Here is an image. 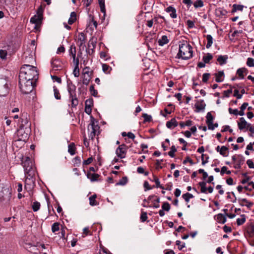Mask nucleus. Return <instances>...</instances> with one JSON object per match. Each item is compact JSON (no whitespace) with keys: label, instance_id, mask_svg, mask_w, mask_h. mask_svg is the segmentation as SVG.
I'll list each match as a JSON object with an SVG mask.
<instances>
[{"label":"nucleus","instance_id":"1","mask_svg":"<svg viewBox=\"0 0 254 254\" xmlns=\"http://www.w3.org/2000/svg\"><path fill=\"white\" fill-rule=\"evenodd\" d=\"M19 79H27L37 81L38 79V73L36 67L29 64H25L21 68Z\"/></svg>","mask_w":254,"mask_h":254},{"label":"nucleus","instance_id":"2","mask_svg":"<svg viewBox=\"0 0 254 254\" xmlns=\"http://www.w3.org/2000/svg\"><path fill=\"white\" fill-rule=\"evenodd\" d=\"M192 48L187 42L179 45V51L177 58L184 60L190 59L192 57Z\"/></svg>","mask_w":254,"mask_h":254},{"label":"nucleus","instance_id":"3","mask_svg":"<svg viewBox=\"0 0 254 254\" xmlns=\"http://www.w3.org/2000/svg\"><path fill=\"white\" fill-rule=\"evenodd\" d=\"M22 164L24 169L26 179L30 180L36 174V168L33 162L29 157H26L22 160Z\"/></svg>","mask_w":254,"mask_h":254},{"label":"nucleus","instance_id":"4","mask_svg":"<svg viewBox=\"0 0 254 254\" xmlns=\"http://www.w3.org/2000/svg\"><path fill=\"white\" fill-rule=\"evenodd\" d=\"M36 85V81L19 79V85L21 92L25 94L31 93Z\"/></svg>","mask_w":254,"mask_h":254},{"label":"nucleus","instance_id":"5","mask_svg":"<svg viewBox=\"0 0 254 254\" xmlns=\"http://www.w3.org/2000/svg\"><path fill=\"white\" fill-rule=\"evenodd\" d=\"M11 197L9 188L3 184H0V200L7 202Z\"/></svg>","mask_w":254,"mask_h":254},{"label":"nucleus","instance_id":"6","mask_svg":"<svg viewBox=\"0 0 254 254\" xmlns=\"http://www.w3.org/2000/svg\"><path fill=\"white\" fill-rule=\"evenodd\" d=\"M30 130L29 127H23V126H20L19 129L17 130L18 140L26 142L28 138Z\"/></svg>","mask_w":254,"mask_h":254},{"label":"nucleus","instance_id":"7","mask_svg":"<svg viewBox=\"0 0 254 254\" xmlns=\"http://www.w3.org/2000/svg\"><path fill=\"white\" fill-rule=\"evenodd\" d=\"M8 93L7 81L5 79L0 78V96H5Z\"/></svg>","mask_w":254,"mask_h":254},{"label":"nucleus","instance_id":"8","mask_svg":"<svg viewBox=\"0 0 254 254\" xmlns=\"http://www.w3.org/2000/svg\"><path fill=\"white\" fill-rule=\"evenodd\" d=\"M127 147L123 144L119 145L116 150V154L121 159L125 158L126 156Z\"/></svg>","mask_w":254,"mask_h":254},{"label":"nucleus","instance_id":"9","mask_svg":"<svg viewBox=\"0 0 254 254\" xmlns=\"http://www.w3.org/2000/svg\"><path fill=\"white\" fill-rule=\"evenodd\" d=\"M99 127L97 125H95L94 122L90 124L88 127V129L90 131L89 137L91 139H93L94 137L98 133H99Z\"/></svg>","mask_w":254,"mask_h":254},{"label":"nucleus","instance_id":"10","mask_svg":"<svg viewBox=\"0 0 254 254\" xmlns=\"http://www.w3.org/2000/svg\"><path fill=\"white\" fill-rule=\"evenodd\" d=\"M85 112L88 115H90L92 111V107L93 105V100L92 98L86 100L85 103Z\"/></svg>","mask_w":254,"mask_h":254},{"label":"nucleus","instance_id":"11","mask_svg":"<svg viewBox=\"0 0 254 254\" xmlns=\"http://www.w3.org/2000/svg\"><path fill=\"white\" fill-rule=\"evenodd\" d=\"M199 185L201 188L200 191L202 193H206L208 190L209 193H212L213 191V188L212 187H209L207 189L206 187V183L205 182H201L199 183Z\"/></svg>","mask_w":254,"mask_h":254},{"label":"nucleus","instance_id":"12","mask_svg":"<svg viewBox=\"0 0 254 254\" xmlns=\"http://www.w3.org/2000/svg\"><path fill=\"white\" fill-rule=\"evenodd\" d=\"M238 126L240 130H242L245 128H249V127L251 126V124L248 123L245 119L242 117L240 119V122L238 123Z\"/></svg>","mask_w":254,"mask_h":254},{"label":"nucleus","instance_id":"13","mask_svg":"<svg viewBox=\"0 0 254 254\" xmlns=\"http://www.w3.org/2000/svg\"><path fill=\"white\" fill-rule=\"evenodd\" d=\"M215 15L219 18H222L227 14V11L221 7H218L215 9Z\"/></svg>","mask_w":254,"mask_h":254},{"label":"nucleus","instance_id":"14","mask_svg":"<svg viewBox=\"0 0 254 254\" xmlns=\"http://www.w3.org/2000/svg\"><path fill=\"white\" fill-rule=\"evenodd\" d=\"M42 19V14H39L37 15H34L30 19V22L36 24L37 26L41 22Z\"/></svg>","mask_w":254,"mask_h":254},{"label":"nucleus","instance_id":"15","mask_svg":"<svg viewBox=\"0 0 254 254\" xmlns=\"http://www.w3.org/2000/svg\"><path fill=\"white\" fill-rule=\"evenodd\" d=\"M67 90L69 96L76 95L75 93L76 86L72 82L68 83Z\"/></svg>","mask_w":254,"mask_h":254},{"label":"nucleus","instance_id":"16","mask_svg":"<svg viewBox=\"0 0 254 254\" xmlns=\"http://www.w3.org/2000/svg\"><path fill=\"white\" fill-rule=\"evenodd\" d=\"M51 64L53 68L55 70H58L59 68L62 67L61 62L58 59L52 60L51 61Z\"/></svg>","mask_w":254,"mask_h":254},{"label":"nucleus","instance_id":"17","mask_svg":"<svg viewBox=\"0 0 254 254\" xmlns=\"http://www.w3.org/2000/svg\"><path fill=\"white\" fill-rule=\"evenodd\" d=\"M205 106H206V105H205L204 101L202 100L197 101V102H196V103L195 105L196 109H197L198 112L204 110V109H205Z\"/></svg>","mask_w":254,"mask_h":254},{"label":"nucleus","instance_id":"18","mask_svg":"<svg viewBox=\"0 0 254 254\" xmlns=\"http://www.w3.org/2000/svg\"><path fill=\"white\" fill-rule=\"evenodd\" d=\"M178 125V123L175 119H172L166 123V127L169 128H173Z\"/></svg>","mask_w":254,"mask_h":254},{"label":"nucleus","instance_id":"19","mask_svg":"<svg viewBox=\"0 0 254 254\" xmlns=\"http://www.w3.org/2000/svg\"><path fill=\"white\" fill-rule=\"evenodd\" d=\"M169 41L167 36L163 35L161 37V38L158 40V43L159 46H163L169 43Z\"/></svg>","mask_w":254,"mask_h":254},{"label":"nucleus","instance_id":"20","mask_svg":"<svg viewBox=\"0 0 254 254\" xmlns=\"http://www.w3.org/2000/svg\"><path fill=\"white\" fill-rule=\"evenodd\" d=\"M228 58L227 55H220L218 56L217 58V61L219 62L220 65H223L226 64Z\"/></svg>","mask_w":254,"mask_h":254},{"label":"nucleus","instance_id":"21","mask_svg":"<svg viewBox=\"0 0 254 254\" xmlns=\"http://www.w3.org/2000/svg\"><path fill=\"white\" fill-rule=\"evenodd\" d=\"M28 53L27 52H24L23 58H25V62L28 63H32L33 62H34V59L32 55H29V56H27Z\"/></svg>","mask_w":254,"mask_h":254},{"label":"nucleus","instance_id":"22","mask_svg":"<svg viewBox=\"0 0 254 254\" xmlns=\"http://www.w3.org/2000/svg\"><path fill=\"white\" fill-rule=\"evenodd\" d=\"M75 146L74 143H70L68 146V152L71 155H73L75 154Z\"/></svg>","mask_w":254,"mask_h":254},{"label":"nucleus","instance_id":"23","mask_svg":"<svg viewBox=\"0 0 254 254\" xmlns=\"http://www.w3.org/2000/svg\"><path fill=\"white\" fill-rule=\"evenodd\" d=\"M247 71V69L245 67L240 68L237 69V74L239 75L240 78L243 79L244 78V73Z\"/></svg>","mask_w":254,"mask_h":254},{"label":"nucleus","instance_id":"24","mask_svg":"<svg viewBox=\"0 0 254 254\" xmlns=\"http://www.w3.org/2000/svg\"><path fill=\"white\" fill-rule=\"evenodd\" d=\"M224 72L223 71H219L215 74L216 79L215 80L217 82H220L223 81L222 77L224 76Z\"/></svg>","mask_w":254,"mask_h":254},{"label":"nucleus","instance_id":"25","mask_svg":"<svg viewBox=\"0 0 254 254\" xmlns=\"http://www.w3.org/2000/svg\"><path fill=\"white\" fill-rule=\"evenodd\" d=\"M76 20V13L75 12H71L70 15V18L68 20V23L69 25L73 24Z\"/></svg>","mask_w":254,"mask_h":254},{"label":"nucleus","instance_id":"26","mask_svg":"<svg viewBox=\"0 0 254 254\" xmlns=\"http://www.w3.org/2000/svg\"><path fill=\"white\" fill-rule=\"evenodd\" d=\"M69 53L72 56L73 60L75 61V57H76V48L73 44L70 46L69 50Z\"/></svg>","mask_w":254,"mask_h":254},{"label":"nucleus","instance_id":"27","mask_svg":"<svg viewBox=\"0 0 254 254\" xmlns=\"http://www.w3.org/2000/svg\"><path fill=\"white\" fill-rule=\"evenodd\" d=\"M69 99L71 102V106L75 107L78 104V101L76 97V95L69 96Z\"/></svg>","mask_w":254,"mask_h":254},{"label":"nucleus","instance_id":"28","mask_svg":"<svg viewBox=\"0 0 254 254\" xmlns=\"http://www.w3.org/2000/svg\"><path fill=\"white\" fill-rule=\"evenodd\" d=\"M244 6L240 4H234L233 5V9L232 10V13H234L237 11H243Z\"/></svg>","mask_w":254,"mask_h":254},{"label":"nucleus","instance_id":"29","mask_svg":"<svg viewBox=\"0 0 254 254\" xmlns=\"http://www.w3.org/2000/svg\"><path fill=\"white\" fill-rule=\"evenodd\" d=\"M217 221L220 223L224 224L226 222V217L222 214H218L217 215Z\"/></svg>","mask_w":254,"mask_h":254},{"label":"nucleus","instance_id":"30","mask_svg":"<svg viewBox=\"0 0 254 254\" xmlns=\"http://www.w3.org/2000/svg\"><path fill=\"white\" fill-rule=\"evenodd\" d=\"M91 79V76L82 75V83L85 85H88Z\"/></svg>","mask_w":254,"mask_h":254},{"label":"nucleus","instance_id":"31","mask_svg":"<svg viewBox=\"0 0 254 254\" xmlns=\"http://www.w3.org/2000/svg\"><path fill=\"white\" fill-rule=\"evenodd\" d=\"M228 148L225 146H222L220 149L219 153L223 156L226 157L228 156Z\"/></svg>","mask_w":254,"mask_h":254},{"label":"nucleus","instance_id":"32","mask_svg":"<svg viewBox=\"0 0 254 254\" xmlns=\"http://www.w3.org/2000/svg\"><path fill=\"white\" fill-rule=\"evenodd\" d=\"M21 123L20 124V126H23V127H29L30 126L28 124V120L26 117L24 118H20Z\"/></svg>","mask_w":254,"mask_h":254},{"label":"nucleus","instance_id":"33","mask_svg":"<svg viewBox=\"0 0 254 254\" xmlns=\"http://www.w3.org/2000/svg\"><path fill=\"white\" fill-rule=\"evenodd\" d=\"M213 58L212 55L210 53H207L206 55L203 57L202 60L206 64L209 63L210 61Z\"/></svg>","mask_w":254,"mask_h":254},{"label":"nucleus","instance_id":"34","mask_svg":"<svg viewBox=\"0 0 254 254\" xmlns=\"http://www.w3.org/2000/svg\"><path fill=\"white\" fill-rule=\"evenodd\" d=\"M206 37L207 41L206 47L207 49H209L212 46L213 43V38L210 35H207Z\"/></svg>","mask_w":254,"mask_h":254},{"label":"nucleus","instance_id":"35","mask_svg":"<svg viewBox=\"0 0 254 254\" xmlns=\"http://www.w3.org/2000/svg\"><path fill=\"white\" fill-rule=\"evenodd\" d=\"M192 125V121L191 120H187L185 122H181L179 123V125L181 128H184L185 126H191Z\"/></svg>","mask_w":254,"mask_h":254},{"label":"nucleus","instance_id":"36","mask_svg":"<svg viewBox=\"0 0 254 254\" xmlns=\"http://www.w3.org/2000/svg\"><path fill=\"white\" fill-rule=\"evenodd\" d=\"M96 195L94 194L89 197V204L91 206H95L98 204L96 200Z\"/></svg>","mask_w":254,"mask_h":254},{"label":"nucleus","instance_id":"37","mask_svg":"<svg viewBox=\"0 0 254 254\" xmlns=\"http://www.w3.org/2000/svg\"><path fill=\"white\" fill-rule=\"evenodd\" d=\"M182 197L187 202H189L190 201V199L193 198V196L192 194L187 192L183 194Z\"/></svg>","mask_w":254,"mask_h":254},{"label":"nucleus","instance_id":"38","mask_svg":"<svg viewBox=\"0 0 254 254\" xmlns=\"http://www.w3.org/2000/svg\"><path fill=\"white\" fill-rule=\"evenodd\" d=\"M41 204L40 202L38 201H34L32 205V208L34 211L36 212L39 210Z\"/></svg>","mask_w":254,"mask_h":254},{"label":"nucleus","instance_id":"39","mask_svg":"<svg viewBox=\"0 0 254 254\" xmlns=\"http://www.w3.org/2000/svg\"><path fill=\"white\" fill-rule=\"evenodd\" d=\"M150 180L152 181H153L155 183L157 188H161L163 189H164L163 187L160 185L159 180L156 176L153 175V180Z\"/></svg>","mask_w":254,"mask_h":254},{"label":"nucleus","instance_id":"40","mask_svg":"<svg viewBox=\"0 0 254 254\" xmlns=\"http://www.w3.org/2000/svg\"><path fill=\"white\" fill-rule=\"evenodd\" d=\"M127 182V177H124L122 178L121 180H120V181L118 183H117L116 185L117 186H124L125 185Z\"/></svg>","mask_w":254,"mask_h":254},{"label":"nucleus","instance_id":"41","mask_svg":"<svg viewBox=\"0 0 254 254\" xmlns=\"http://www.w3.org/2000/svg\"><path fill=\"white\" fill-rule=\"evenodd\" d=\"M87 177L93 182L96 181L99 178V175L97 174H88Z\"/></svg>","mask_w":254,"mask_h":254},{"label":"nucleus","instance_id":"42","mask_svg":"<svg viewBox=\"0 0 254 254\" xmlns=\"http://www.w3.org/2000/svg\"><path fill=\"white\" fill-rule=\"evenodd\" d=\"M241 218H238L237 219V224L238 226L243 224L246 222V218L244 215H242Z\"/></svg>","mask_w":254,"mask_h":254},{"label":"nucleus","instance_id":"43","mask_svg":"<svg viewBox=\"0 0 254 254\" xmlns=\"http://www.w3.org/2000/svg\"><path fill=\"white\" fill-rule=\"evenodd\" d=\"M239 201H241L242 202H244L245 203V206H246L248 208H251L252 205H253V203L251 202H249L248 200L246 198H243V199H239Z\"/></svg>","mask_w":254,"mask_h":254},{"label":"nucleus","instance_id":"44","mask_svg":"<svg viewBox=\"0 0 254 254\" xmlns=\"http://www.w3.org/2000/svg\"><path fill=\"white\" fill-rule=\"evenodd\" d=\"M193 5L195 8L201 7L203 6V2L201 0H197L194 2Z\"/></svg>","mask_w":254,"mask_h":254},{"label":"nucleus","instance_id":"45","mask_svg":"<svg viewBox=\"0 0 254 254\" xmlns=\"http://www.w3.org/2000/svg\"><path fill=\"white\" fill-rule=\"evenodd\" d=\"M59 223L58 222L54 223L52 226V231L55 233L59 230Z\"/></svg>","mask_w":254,"mask_h":254},{"label":"nucleus","instance_id":"46","mask_svg":"<svg viewBox=\"0 0 254 254\" xmlns=\"http://www.w3.org/2000/svg\"><path fill=\"white\" fill-rule=\"evenodd\" d=\"M86 75L91 76L92 72L90 71V68L89 67H85L83 68L82 71V75Z\"/></svg>","mask_w":254,"mask_h":254},{"label":"nucleus","instance_id":"47","mask_svg":"<svg viewBox=\"0 0 254 254\" xmlns=\"http://www.w3.org/2000/svg\"><path fill=\"white\" fill-rule=\"evenodd\" d=\"M206 118V123L213 122L214 118L210 112L207 113Z\"/></svg>","mask_w":254,"mask_h":254},{"label":"nucleus","instance_id":"48","mask_svg":"<svg viewBox=\"0 0 254 254\" xmlns=\"http://www.w3.org/2000/svg\"><path fill=\"white\" fill-rule=\"evenodd\" d=\"M54 96L56 99L59 100L61 99V95L59 90L55 87H54Z\"/></svg>","mask_w":254,"mask_h":254},{"label":"nucleus","instance_id":"49","mask_svg":"<svg viewBox=\"0 0 254 254\" xmlns=\"http://www.w3.org/2000/svg\"><path fill=\"white\" fill-rule=\"evenodd\" d=\"M177 151V149L175 147V146L174 145H173L171 147V150L170 151L168 152V155L171 157H174L175 155H174V153L175 152H176Z\"/></svg>","mask_w":254,"mask_h":254},{"label":"nucleus","instance_id":"50","mask_svg":"<svg viewBox=\"0 0 254 254\" xmlns=\"http://www.w3.org/2000/svg\"><path fill=\"white\" fill-rule=\"evenodd\" d=\"M247 65L249 67L254 66V59L252 58H249L247 59Z\"/></svg>","mask_w":254,"mask_h":254},{"label":"nucleus","instance_id":"51","mask_svg":"<svg viewBox=\"0 0 254 254\" xmlns=\"http://www.w3.org/2000/svg\"><path fill=\"white\" fill-rule=\"evenodd\" d=\"M162 208L166 211H169L170 209V205L168 202H164L162 206Z\"/></svg>","mask_w":254,"mask_h":254},{"label":"nucleus","instance_id":"52","mask_svg":"<svg viewBox=\"0 0 254 254\" xmlns=\"http://www.w3.org/2000/svg\"><path fill=\"white\" fill-rule=\"evenodd\" d=\"M142 117L144 119V121L146 122H150L152 119V117L150 115H148L145 113L142 114Z\"/></svg>","mask_w":254,"mask_h":254},{"label":"nucleus","instance_id":"53","mask_svg":"<svg viewBox=\"0 0 254 254\" xmlns=\"http://www.w3.org/2000/svg\"><path fill=\"white\" fill-rule=\"evenodd\" d=\"M147 213L145 212H142L140 216V220L141 222H144L147 219Z\"/></svg>","mask_w":254,"mask_h":254},{"label":"nucleus","instance_id":"54","mask_svg":"<svg viewBox=\"0 0 254 254\" xmlns=\"http://www.w3.org/2000/svg\"><path fill=\"white\" fill-rule=\"evenodd\" d=\"M89 90L92 95L94 96H97L98 92L97 90L94 89V85H91Z\"/></svg>","mask_w":254,"mask_h":254},{"label":"nucleus","instance_id":"55","mask_svg":"<svg viewBox=\"0 0 254 254\" xmlns=\"http://www.w3.org/2000/svg\"><path fill=\"white\" fill-rule=\"evenodd\" d=\"M209 77H210V73H204L202 75V81L204 83L207 82Z\"/></svg>","mask_w":254,"mask_h":254},{"label":"nucleus","instance_id":"56","mask_svg":"<svg viewBox=\"0 0 254 254\" xmlns=\"http://www.w3.org/2000/svg\"><path fill=\"white\" fill-rule=\"evenodd\" d=\"M7 56V52L6 50H0V57L2 59H4Z\"/></svg>","mask_w":254,"mask_h":254},{"label":"nucleus","instance_id":"57","mask_svg":"<svg viewBox=\"0 0 254 254\" xmlns=\"http://www.w3.org/2000/svg\"><path fill=\"white\" fill-rule=\"evenodd\" d=\"M73 74L75 77H78L79 76V69L78 66H75L73 71Z\"/></svg>","mask_w":254,"mask_h":254},{"label":"nucleus","instance_id":"58","mask_svg":"<svg viewBox=\"0 0 254 254\" xmlns=\"http://www.w3.org/2000/svg\"><path fill=\"white\" fill-rule=\"evenodd\" d=\"M176 245L178 246V249L180 250H182L183 248L185 247V244L184 243H182L180 241H177Z\"/></svg>","mask_w":254,"mask_h":254},{"label":"nucleus","instance_id":"59","mask_svg":"<svg viewBox=\"0 0 254 254\" xmlns=\"http://www.w3.org/2000/svg\"><path fill=\"white\" fill-rule=\"evenodd\" d=\"M160 202V199L159 197H157L155 200H153V207L154 208H159L160 205L159 203Z\"/></svg>","mask_w":254,"mask_h":254},{"label":"nucleus","instance_id":"60","mask_svg":"<svg viewBox=\"0 0 254 254\" xmlns=\"http://www.w3.org/2000/svg\"><path fill=\"white\" fill-rule=\"evenodd\" d=\"M234 96L236 97L237 99H240L242 97V94H239V90L237 89H235L234 91Z\"/></svg>","mask_w":254,"mask_h":254},{"label":"nucleus","instance_id":"61","mask_svg":"<svg viewBox=\"0 0 254 254\" xmlns=\"http://www.w3.org/2000/svg\"><path fill=\"white\" fill-rule=\"evenodd\" d=\"M229 112L230 114H233L236 116L238 115V109H232V108H229Z\"/></svg>","mask_w":254,"mask_h":254},{"label":"nucleus","instance_id":"62","mask_svg":"<svg viewBox=\"0 0 254 254\" xmlns=\"http://www.w3.org/2000/svg\"><path fill=\"white\" fill-rule=\"evenodd\" d=\"M171 13L170 14V16L172 18H176L177 16V13H176V10L175 8H173V10L170 12Z\"/></svg>","mask_w":254,"mask_h":254},{"label":"nucleus","instance_id":"63","mask_svg":"<svg viewBox=\"0 0 254 254\" xmlns=\"http://www.w3.org/2000/svg\"><path fill=\"white\" fill-rule=\"evenodd\" d=\"M232 93V89H228L224 91V96L226 97H228L230 96V94Z\"/></svg>","mask_w":254,"mask_h":254},{"label":"nucleus","instance_id":"64","mask_svg":"<svg viewBox=\"0 0 254 254\" xmlns=\"http://www.w3.org/2000/svg\"><path fill=\"white\" fill-rule=\"evenodd\" d=\"M247 164L250 168H254V163L252 160H248Z\"/></svg>","mask_w":254,"mask_h":254}]
</instances>
